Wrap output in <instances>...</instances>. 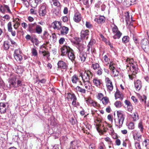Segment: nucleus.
<instances>
[{
    "instance_id": "1",
    "label": "nucleus",
    "mask_w": 149,
    "mask_h": 149,
    "mask_svg": "<svg viewBox=\"0 0 149 149\" xmlns=\"http://www.w3.org/2000/svg\"><path fill=\"white\" fill-rule=\"evenodd\" d=\"M125 62L127 63V67H129V69L132 72L131 74L130 73L128 75L129 78L132 80L136 77V74L138 72V68L137 63L134 61L133 59L129 58L126 60Z\"/></svg>"
},
{
    "instance_id": "2",
    "label": "nucleus",
    "mask_w": 149,
    "mask_h": 149,
    "mask_svg": "<svg viewBox=\"0 0 149 149\" xmlns=\"http://www.w3.org/2000/svg\"><path fill=\"white\" fill-rule=\"evenodd\" d=\"M117 118L114 119L115 125L119 128H121L122 125L125 117V115L120 111L117 112Z\"/></svg>"
},
{
    "instance_id": "3",
    "label": "nucleus",
    "mask_w": 149,
    "mask_h": 149,
    "mask_svg": "<svg viewBox=\"0 0 149 149\" xmlns=\"http://www.w3.org/2000/svg\"><path fill=\"white\" fill-rule=\"evenodd\" d=\"M117 66L116 63L113 62H111L109 65V68L111 71V75L113 77H117L119 74V72L117 69Z\"/></svg>"
},
{
    "instance_id": "4",
    "label": "nucleus",
    "mask_w": 149,
    "mask_h": 149,
    "mask_svg": "<svg viewBox=\"0 0 149 149\" xmlns=\"http://www.w3.org/2000/svg\"><path fill=\"white\" fill-rule=\"evenodd\" d=\"M80 74L83 81H89L90 77L91 78L93 76L92 73L89 70L80 72Z\"/></svg>"
},
{
    "instance_id": "5",
    "label": "nucleus",
    "mask_w": 149,
    "mask_h": 149,
    "mask_svg": "<svg viewBox=\"0 0 149 149\" xmlns=\"http://www.w3.org/2000/svg\"><path fill=\"white\" fill-rule=\"evenodd\" d=\"M101 122V120L99 119H97L95 121V123H96L97 130L99 133L102 134L103 132H105L107 131V129L103 125H102L100 123Z\"/></svg>"
},
{
    "instance_id": "6",
    "label": "nucleus",
    "mask_w": 149,
    "mask_h": 149,
    "mask_svg": "<svg viewBox=\"0 0 149 149\" xmlns=\"http://www.w3.org/2000/svg\"><path fill=\"white\" fill-rule=\"evenodd\" d=\"M104 81L107 90L109 92L112 91L113 89V86L111 79L108 77H106Z\"/></svg>"
},
{
    "instance_id": "7",
    "label": "nucleus",
    "mask_w": 149,
    "mask_h": 149,
    "mask_svg": "<svg viewBox=\"0 0 149 149\" xmlns=\"http://www.w3.org/2000/svg\"><path fill=\"white\" fill-rule=\"evenodd\" d=\"M141 44V47L144 51L146 52H149V44L147 39H144L142 40Z\"/></svg>"
},
{
    "instance_id": "8",
    "label": "nucleus",
    "mask_w": 149,
    "mask_h": 149,
    "mask_svg": "<svg viewBox=\"0 0 149 149\" xmlns=\"http://www.w3.org/2000/svg\"><path fill=\"white\" fill-rule=\"evenodd\" d=\"M81 85L84 86L85 87V90L88 91H90L92 89V86L91 84L90 83L89 81H83V84L80 82Z\"/></svg>"
},
{
    "instance_id": "9",
    "label": "nucleus",
    "mask_w": 149,
    "mask_h": 149,
    "mask_svg": "<svg viewBox=\"0 0 149 149\" xmlns=\"http://www.w3.org/2000/svg\"><path fill=\"white\" fill-rule=\"evenodd\" d=\"M14 57L17 61H20L22 59V57L21 55V52L20 50L16 49L15 51Z\"/></svg>"
},
{
    "instance_id": "10",
    "label": "nucleus",
    "mask_w": 149,
    "mask_h": 149,
    "mask_svg": "<svg viewBox=\"0 0 149 149\" xmlns=\"http://www.w3.org/2000/svg\"><path fill=\"white\" fill-rule=\"evenodd\" d=\"M86 102L88 104H90L91 106L95 107H98L100 106V104L97 103L89 98L86 100Z\"/></svg>"
},
{
    "instance_id": "11",
    "label": "nucleus",
    "mask_w": 149,
    "mask_h": 149,
    "mask_svg": "<svg viewBox=\"0 0 149 149\" xmlns=\"http://www.w3.org/2000/svg\"><path fill=\"white\" fill-rule=\"evenodd\" d=\"M46 6L45 5H42L39 11V15L40 16H44L46 13Z\"/></svg>"
},
{
    "instance_id": "12",
    "label": "nucleus",
    "mask_w": 149,
    "mask_h": 149,
    "mask_svg": "<svg viewBox=\"0 0 149 149\" xmlns=\"http://www.w3.org/2000/svg\"><path fill=\"white\" fill-rule=\"evenodd\" d=\"M70 48L66 45L63 46L61 49V55L62 56L65 55L70 50Z\"/></svg>"
},
{
    "instance_id": "13",
    "label": "nucleus",
    "mask_w": 149,
    "mask_h": 149,
    "mask_svg": "<svg viewBox=\"0 0 149 149\" xmlns=\"http://www.w3.org/2000/svg\"><path fill=\"white\" fill-rule=\"evenodd\" d=\"M134 87L137 91H139L142 86V82L140 80L138 79L134 81Z\"/></svg>"
},
{
    "instance_id": "14",
    "label": "nucleus",
    "mask_w": 149,
    "mask_h": 149,
    "mask_svg": "<svg viewBox=\"0 0 149 149\" xmlns=\"http://www.w3.org/2000/svg\"><path fill=\"white\" fill-rule=\"evenodd\" d=\"M89 34V31L88 30H82L81 32V37L83 39L88 38Z\"/></svg>"
},
{
    "instance_id": "15",
    "label": "nucleus",
    "mask_w": 149,
    "mask_h": 149,
    "mask_svg": "<svg viewBox=\"0 0 149 149\" xmlns=\"http://www.w3.org/2000/svg\"><path fill=\"white\" fill-rule=\"evenodd\" d=\"M52 26L54 29L59 30L61 27V24L59 22L55 21L52 23Z\"/></svg>"
},
{
    "instance_id": "16",
    "label": "nucleus",
    "mask_w": 149,
    "mask_h": 149,
    "mask_svg": "<svg viewBox=\"0 0 149 149\" xmlns=\"http://www.w3.org/2000/svg\"><path fill=\"white\" fill-rule=\"evenodd\" d=\"M82 17L81 14L78 12L75 13L74 17V20L76 22H80L81 19Z\"/></svg>"
},
{
    "instance_id": "17",
    "label": "nucleus",
    "mask_w": 149,
    "mask_h": 149,
    "mask_svg": "<svg viewBox=\"0 0 149 149\" xmlns=\"http://www.w3.org/2000/svg\"><path fill=\"white\" fill-rule=\"evenodd\" d=\"M94 84L98 87H100L102 84L101 81L97 77L94 78L93 80Z\"/></svg>"
},
{
    "instance_id": "18",
    "label": "nucleus",
    "mask_w": 149,
    "mask_h": 149,
    "mask_svg": "<svg viewBox=\"0 0 149 149\" xmlns=\"http://www.w3.org/2000/svg\"><path fill=\"white\" fill-rule=\"evenodd\" d=\"M65 97L68 101L72 100L76 97L75 95L73 93H68L66 94Z\"/></svg>"
},
{
    "instance_id": "19",
    "label": "nucleus",
    "mask_w": 149,
    "mask_h": 149,
    "mask_svg": "<svg viewBox=\"0 0 149 149\" xmlns=\"http://www.w3.org/2000/svg\"><path fill=\"white\" fill-rule=\"evenodd\" d=\"M61 35H65L67 34L68 32L69 29L68 27L65 26H61L59 30Z\"/></svg>"
},
{
    "instance_id": "20",
    "label": "nucleus",
    "mask_w": 149,
    "mask_h": 149,
    "mask_svg": "<svg viewBox=\"0 0 149 149\" xmlns=\"http://www.w3.org/2000/svg\"><path fill=\"white\" fill-rule=\"evenodd\" d=\"M134 138L135 139L139 141L141 139V135L138 132H136L135 131H133Z\"/></svg>"
},
{
    "instance_id": "21",
    "label": "nucleus",
    "mask_w": 149,
    "mask_h": 149,
    "mask_svg": "<svg viewBox=\"0 0 149 149\" xmlns=\"http://www.w3.org/2000/svg\"><path fill=\"white\" fill-rule=\"evenodd\" d=\"M105 20V18L103 16H101L99 17V18H96L94 19V21L98 24H101L104 22Z\"/></svg>"
},
{
    "instance_id": "22",
    "label": "nucleus",
    "mask_w": 149,
    "mask_h": 149,
    "mask_svg": "<svg viewBox=\"0 0 149 149\" xmlns=\"http://www.w3.org/2000/svg\"><path fill=\"white\" fill-rule=\"evenodd\" d=\"M68 56L69 58L71 60H73L75 58L73 50L70 49L68 52Z\"/></svg>"
},
{
    "instance_id": "23",
    "label": "nucleus",
    "mask_w": 149,
    "mask_h": 149,
    "mask_svg": "<svg viewBox=\"0 0 149 149\" xmlns=\"http://www.w3.org/2000/svg\"><path fill=\"white\" fill-rule=\"evenodd\" d=\"M36 23H34L33 24H30L28 25V29L30 32L31 33H33L34 32L35 29L34 27L36 25Z\"/></svg>"
},
{
    "instance_id": "24",
    "label": "nucleus",
    "mask_w": 149,
    "mask_h": 149,
    "mask_svg": "<svg viewBox=\"0 0 149 149\" xmlns=\"http://www.w3.org/2000/svg\"><path fill=\"white\" fill-rule=\"evenodd\" d=\"M58 68H60L61 69H65L66 68L67 65L63 61H59L58 63Z\"/></svg>"
},
{
    "instance_id": "25",
    "label": "nucleus",
    "mask_w": 149,
    "mask_h": 149,
    "mask_svg": "<svg viewBox=\"0 0 149 149\" xmlns=\"http://www.w3.org/2000/svg\"><path fill=\"white\" fill-rule=\"evenodd\" d=\"M0 112L1 113H4L6 111V105L5 103L1 102L0 103Z\"/></svg>"
},
{
    "instance_id": "26",
    "label": "nucleus",
    "mask_w": 149,
    "mask_h": 149,
    "mask_svg": "<svg viewBox=\"0 0 149 149\" xmlns=\"http://www.w3.org/2000/svg\"><path fill=\"white\" fill-rule=\"evenodd\" d=\"M115 97L116 99H117L118 98H120L121 99H122L123 98V95L117 89L116 91L115 94Z\"/></svg>"
},
{
    "instance_id": "27",
    "label": "nucleus",
    "mask_w": 149,
    "mask_h": 149,
    "mask_svg": "<svg viewBox=\"0 0 149 149\" xmlns=\"http://www.w3.org/2000/svg\"><path fill=\"white\" fill-rule=\"evenodd\" d=\"M78 146L76 141H72L71 142L70 148L72 149H78Z\"/></svg>"
},
{
    "instance_id": "28",
    "label": "nucleus",
    "mask_w": 149,
    "mask_h": 149,
    "mask_svg": "<svg viewBox=\"0 0 149 149\" xmlns=\"http://www.w3.org/2000/svg\"><path fill=\"white\" fill-rule=\"evenodd\" d=\"M136 95L141 101L143 102L145 104L146 103V97L145 96L143 95L141 96L139 93H136Z\"/></svg>"
},
{
    "instance_id": "29",
    "label": "nucleus",
    "mask_w": 149,
    "mask_h": 149,
    "mask_svg": "<svg viewBox=\"0 0 149 149\" xmlns=\"http://www.w3.org/2000/svg\"><path fill=\"white\" fill-rule=\"evenodd\" d=\"M86 54L84 53H81L79 55V57L81 61L82 62H84L86 59Z\"/></svg>"
},
{
    "instance_id": "30",
    "label": "nucleus",
    "mask_w": 149,
    "mask_h": 149,
    "mask_svg": "<svg viewBox=\"0 0 149 149\" xmlns=\"http://www.w3.org/2000/svg\"><path fill=\"white\" fill-rule=\"evenodd\" d=\"M113 34L114 35L113 38L115 39L119 38L122 35V33L119 31L113 33Z\"/></svg>"
},
{
    "instance_id": "31",
    "label": "nucleus",
    "mask_w": 149,
    "mask_h": 149,
    "mask_svg": "<svg viewBox=\"0 0 149 149\" xmlns=\"http://www.w3.org/2000/svg\"><path fill=\"white\" fill-rule=\"evenodd\" d=\"M50 2L52 4H53L54 6H60V3L57 0H49Z\"/></svg>"
},
{
    "instance_id": "32",
    "label": "nucleus",
    "mask_w": 149,
    "mask_h": 149,
    "mask_svg": "<svg viewBox=\"0 0 149 149\" xmlns=\"http://www.w3.org/2000/svg\"><path fill=\"white\" fill-rule=\"evenodd\" d=\"M16 78H14L11 79L9 81V82L14 87H17L16 83L15 81Z\"/></svg>"
},
{
    "instance_id": "33",
    "label": "nucleus",
    "mask_w": 149,
    "mask_h": 149,
    "mask_svg": "<svg viewBox=\"0 0 149 149\" xmlns=\"http://www.w3.org/2000/svg\"><path fill=\"white\" fill-rule=\"evenodd\" d=\"M36 32L38 34H41L42 31V28L41 27L38 25H37L36 26Z\"/></svg>"
},
{
    "instance_id": "34",
    "label": "nucleus",
    "mask_w": 149,
    "mask_h": 149,
    "mask_svg": "<svg viewBox=\"0 0 149 149\" xmlns=\"http://www.w3.org/2000/svg\"><path fill=\"white\" fill-rule=\"evenodd\" d=\"M71 80L73 83L76 84L78 81L79 79L76 75H74L71 77Z\"/></svg>"
},
{
    "instance_id": "35",
    "label": "nucleus",
    "mask_w": 149,
    "mask_h": 149,
    "mask_svg": "<svg viewBox=\"0 0 149 149\" xmlns=\"http://www.w3.org/2000/svg\"><path fill=\"white\" fill-rule=\"evenodd\" d=\"M101 101L103 104L106 105L109 102V99L107 97H104Z\"/></svg>"
},
{
    "instance_id": "36",
    "label": "nucleus",
    "mask_w": 149,
    "mask_h": 149,
    "mask_svg": "<svg viewBox=\"0 0 149 149\" xmlns=\"http://www.w3.org/2000/svg\"><path fill=\"white\" fill-rule=\"evenodd\" d=\"M95 40L94 39H91L90 40L87 46L88 48L87 49L88 51H89L90 48L91 47L92 45L93 44L95 43Z\"/></svg>"
},
{
    "instance_id": "37",
    "label": "nucleus",
    "mask_w": 149,
    "mask_h": 149,
    "mask_svg": "<svg viewBox=\"0 0 149 149\" xmlns=\"http://www.w3.org/2000/svg\"><path fill=\"white\" fill-rule=\"evenodd\" d=\"M75 89L77 91H78L83 93H85L86 92V90H85V89L81 88L79 86H77L76 88Z\"/></svg>"
},
{
    "instance_id": "38",
    "label": "nucleus",
    "mask_w": 149,
    "mask_h": 149,
    "mask_svg": "<svg viewBox=\"0 0 149 149\" xmlns=\"http://www.w3.org/2000/svg\"><path fill=\"white\" fill-rule=\"evenodd\" d=\"M24 71L23 69L21 67H18L16 70V72L18 74H22Z\"/></svg>"
},
{
    "instance_id": "39",
    "label": "nucleus",
    "mask_w": 149,
    "mask_h": 149,
    "mask_svg": "<svg viewBox=\"0 0 149 149\" xmlns=\"http://www.w3.org/2000/svg\"><path fill=\"white\" fill-rule=\"evenodd\" d=\"M111 27L112 28V31L113 33L119 31L117 27L115 25H112L111 26Z\"/></svg>"
},
{
    "instance_id": "40",
    "label": "nucleus",
    "mask_w": 149,
    "mask_h": 149,
    "mask_svg": "<svg viewBox=\"0 0 149 149\" xmlns=\"http://www.w3.org/2000/svg\"><path fill=\"white\" fill-rule=\"evenodd\" d=\"M104 97L103 95L101 93H100L98 94L97 96V98L101 101Z\"/></svg>"
},
{
    "instance_id": "41",
    "label": "nucleus",
    "mask_w": 149,
    "mask_h": 149,
    "mask_svg": "<svg viewBox=\"0 0 149 149\" xmlns=\"http://www.w3.org/2000/svg\"><path fill=\"white\" fill-rule=\"evenodd\" d=\"M77 97L75 98L72 100V104L74 107H76L77 105H79V103L78 102H77Z\"/></svg>"
},
{
    "instance_id": "42",
    "label": "nucleus",
    "mask_w": 149,
    "mask_h": 149,
    "mask_svg": "<svg viewBox=\"0 0 149 149\" xmlns=\"http://www.w3.org/2000/svg\"><path fill=\"white\" fill-rule=\"evenodd\" d=\"M129 129L131 130H133L134 128V123L132 122L130 123L128 125Z\"/></svg>"
},
{
    "instance_id": "43",
    "label": "nucleus",
    "mask_w": 149,
    "mask_h": 149,
    "mask_svg": "<svg viewBox=\"0 0 149 149\" xmlns=\"http://www.w3.org/2000/svg\"><path fill=\"white\" fill-rule=\"evenodd\" d=\"M31 53L33 56H36L38 55V52L36 49L34 48L31 49Z\"/></svg>"
},
{
    "instance_id": "44",
    "label": "nucleus",
    "mask_w": 149,
    "mask_h": 149,
    "mask_svg": "<svg viewBox=\"0 0 149 149\" xmlns=\"http://www.w3.org/2000/svg\"><path fill=\"white\" fill-rule=\"evenodd\" d=\"M129 38L127 36H124L122 38V41L124 43L127 42L129 41Z\"/></svg>"
},
{
    "instance_id": "45",
    "label": "nucleus",
    "mask_w": 149,
    "mask_h": 149,
    "mask_svg": "<svg viewBox=\"0 0 149 149\" xmlns=\"http://www.w3.org/2000/svg\"><path fill=\"white\" fill-rule=\"evenodd\" d=\"M143 145L147 148H148L149 145V140H145L143 143Z\"/></svg>"
},
{
    "instance_id": "46",
    "label": "nucleus",
    "mask_w": 149,
    "mask_h": 149,
    "mask_svg": "<svg viewBox=\"0 0 149 149\" xmlns=\"http://www.w3.org/2000/svg\"><path fill=\"white\" fill-rule=\"evenodd\" d=\"M132 118L133 120L135 121L138 119V115L137 113H134L133 115H132Z\"/></svg>"
},
{
    "instance_id": "47",
    "label": "nucleus",
    "mask_w": 149,
    "mask_h": 149,
    "mask_svg": "<svg viewBox=\"0 0 149 149\" xmlns=\"http://www.w3.org/2000/svg\"><path fill=\"white\" fill-rule=\"evenodd\" d=\"M3 45L4 48L5 49L7 50L9 48V45L8 42H5L4 43Z\"/></svg>"
},
{
    "instance_id": "48",
    "label": "nucleus",
    "mask_w": 149,
    "mask_h": 149,
    "mask_svg": "<svg viewBox=\"0 0 149 149\" xmlns=\"http://www.w3.org/2000/svg\"><path fill=\"white\" fill-rule=\"evenodd\" d=\"M115 106L117 108H120L121 106V103L120 102L117 101L114 103Z\"/></svg>"
},
{
    "instance_id": "49",
    "label": "nucleus",
    "mask_w": 149,
    "mask_h": 149,
    "mask_svg": "<svg viewBox=\"0 0 149 149\" xmlns=\"http://www.w3.org/2000/svg\"><path fill=\"white\" fill-rule=\"evenodd\" d=\"M20 22H18V21H16L15 24L13 25V27L15 29H17L19 26L20 25Z\"/></svg>"
},
{
    "instance_id": "50",
    "label": "nucleus",
    "mask_w": 149,
    "mask_h": 149,
    "mask_svg": "<svg viewBox=\"0 0 149 149\" xmlns=\"http://www.w3.org/2000/svg\"><path fill=\"white\" fill-rule=\"evenodd\" d=\"M41 53L42 54L43 56H46L47 58L49 56V53L46 51H42L41 52Z\"/></svg>"
},
{
    "instance_id": "51",
    "label": "nucleus",
    "mask_w": 149,
    "mask_h": 149,
    "mask_svg": "<svg viewBox=\"0 0 149 149\" xmlns=\"http://www.w3.org/2000/svg\"><path fill=\"white\" fill-rule=\"evenodd\" d=\"M138 127L140 129L141 131V132H143V127L141 121H140V122L139 123Z\"/></svg>"
},
{
    "instance_id": "52",
    "label": "nucleus",
    "mask_w": 149,
    "mask_h": 149,
    "mask_svg": "<svg viewBox=\"0 0 149 149\" xmlns=\"http://www.w3.org/2000/svg\"><path fill=\"white\" fill-rule=\"evenodd\" d=\"M8 29V31H12V24L11 22H9L7 25Z\"/></svg>"
},
{
    "instance_id": "53",
    "label": "nucleus",
    "mask_w": 149,
    "mask_h": 149,
    "mask_svg": "<svg viewBox=\"0 0 149 149\" xmlns=\"http://www.w3.org/2000/svg\"><path fill=\"white\" fill-rule=\"evenodd\" d=\"M31 40L32 42L34 43L36 45L38 43V41L36 38H31Z\"/></svg>"
},
{
    "instance_id": "54",
    "label": "nucleus",
    "mask_w": 149,
    "mask_h": 149,
    "mask_svg": "<svg viewBox=\"0 0 149 149\" xmlns=\"http://www.w3.org/2000/svg\"><path fill=\"white\" fill-rule=\"evenodd\" d=\"M92 67L94 70H96L99 67V65L97 63L93 64Z\"/></svg>"
},
{
    "instance_id": "55",
    "label": "nucleus",
    "mask_w": 149,
    "mask_h": 149,
    "mask_svg": "<svg viewBox=\"0 0 149 149\" xmlns=\"http://www.w3.org/2000/svg\"><path fill=\"white\" fill-rule=\"evenodd\" d=\"M65 41V39L64 38H61L59 40V43L60 44H63V42Z\"/></svg>"
},
{
    "instance_id": "56",
    "label": "nucleus",
    "mask_w": 149,
    "mask_h": 149,
    "mask_svg": "<svg viewBox=\"0 0 149 149\" xmlns=\"http://www.w3.org/2000/svg\"><path fill=\"white\" fill-rule=\"evenodd\" d=\"M52 38L53 42H54L56 41V35L55 33H54L52 34V36L51 37V38L52 39Z\"/></svg>"
},
{
    "instance_id": "57",
    "label": "nucleus",
    "mask_w": 149,
    "mask_h": 149,
    "mask_svg": "<svg viewBox=\"0 0 149 149\" xmlns=\"http://www.w3.org/2000/svg\"><path fill=\"white\" fill-rule=\"evenodd\" d=\"M10 40L13 47H15L17 46V44L14 40L11 39H10Z\"/></svg>"
},
{
    "instance_id": "58",
    "label": "nucleus",
    "mask_w": 149,
    "mask_h": 149,
    "mask_svg": "<svg viewBox=\"0 0 149 149\" xmlns=\"http://www.w3.org/2000/svg\"><path fill=\"white\" fill-rule=\"evenodd\" d=\"M127 110L129 111L130 112H132V111L133 109V107H132V105H131L130 106H127Z\"/></svg>"
},
{
    "instance_id": "59",
    "label": "nucleus",
    "mask_w": 149,
    "mask_h": 149,
    "mask_svg": "<svg viewBox=\"0 0 149 149\" xmlns=\"http://www.w3.org/2000/svg\"><path fill=\"white\" fill-rule=\"evenodd\" d=\"M86 26L88 28H90L92 27V25L91 24L88 22H86Z\"/></svg>"
},
{
    "instance_id": "60",
    "label": "nucleus",
    "mask_w": 149,
    "mask_h": 149,
    "mask_svg": "<svg viewBox=\"0 0 149 149\" xmlns=\"http://www.w3.org/2000/svg\"><path fill=\"white\" fill-rule=\"evenodd\" d=\"M135 146L136 149H141V147L139 143L136 142L135 143Z\"/></svg>"
},
{
    "instance_id": "61",
    "label": "nucleus",
    "mask_w": 149,
    "mask_h": 149,
    "mask_svg": "<svg viewBox=\"0 0 149 149\" xmlns=\"http://www.w3.org/2000/svg\"><path fill=\"white\" fill-rule=\"evenodd\" d=\"M103 59L104 60L106 63L109 62V59L108 58L107 56L106 55H105L103 56Z\"/></svg>"
},
{
    "instance_id": "62",
    "label": "nucleus",
    "mask_w": 149,
    "mask_h": 149,
    "mask_svg": "<svg viewBox=\"0 0 149 149\" xmlns=\"http://www.w3.org/2000/svg\"><path fill=\"white\" fill-rule=\"evenodd\" d=\"M107 119L110 121L111 123L113 122V118L110 115H109L107 116Z\"/></svg>"
},
{
    "instance_id": "63",
    "label": "nucleus",
    "mask_w": 149,
    "mask_h": 149,
    "mask_svg": "<svg viewBox=\"0 0 149 149\" xmlns=\"http://www.w3.org/2000/svg\"><path fill=\"white\" fill-rule=\"evenodd\" d=\"M107 130V129L109 131L110 133L111 134H113L114 132V130L113 128H112V127H111L110 128H107V129L106 128Z\"/></svg>"
},
{
    "instance_id": "64",
    "label": "nucleus",
    "mask_w": 149,
    "mask_h": 149,
    "mask_svg": "<svg viewBox=\"0 0 149 149\" xmlns=\"http://www.w3.org/2000/svg\"><path fill=\"white\" fill-rule=\"evenodd\" d=\"M38 83L40 82L42 84H45L46 82V80L45 79H43L41 80H38Z\"/></svg>"
}]
</instances>
